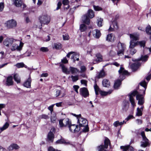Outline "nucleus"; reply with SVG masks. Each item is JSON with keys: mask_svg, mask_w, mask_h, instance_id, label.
<instances>
[{"mask_svg": "<svg viewBox=\"0 0 151 151\" xmlns=\"http://www.w3.org/2000/svg\"><path fill=\"white\" fill-rule=\"evenodd\" d=\"M137 91H134L131 93L129 95V100L132 105L134 107L135 106V103L134 97L136 95V98L137 100H138V104L140 105H142L144 102V100L142 95L137 94Z\"/></svg>", "mask_w": 151, "mask_h": 151, "instance_id": "nucleus-1", "label": "nucleus"}, {"mask_svg": "<svg viewBox=\"0 0 151 151\" xmlns=\"http://www.w3.org/2000/svg\"><path fill=\"white\" fill-rule=\"evenodd\" d=\"M120 74V79L116 81L114 84V87L115 89H117L121 84V81L125 78L124 75H127L128 72L125 70L124 68L121 67L120 69L118 71Z\"/></svg>", "mask_w": 151, "mask_h": 151, "instance_id": "nucleus-2", "label": "nucleus"}, {"mask_svg": "<svg viewBox=\"0 0 151 151\" xmlns=\"http://www.w3.org/2000/svg\"><path fill=\"white\" fill-rule=\"evenodd\" d=\"M24 45V43L21 41H16L12 43L9 47L10 49L12 51L16 50L20 51L22 50Z\"/></svg>", "mask_w": 151, "mask_h": 151, "instance_id": "nucleus-3", "label": "nucleus"}, {"mask_svg": "<svg viewBox=\"0 0 151 151\" xmlns=\"http://www.w3.org/2000/svg\"><path fill=\"white\" fill-rule=\"evenodd\" d=\"M131 40L130 42L129 48H134V47L138 45L137 41H136L139 39L138 36L135 34H130Z\"/></svg>", "mask_w": 151, "mask_h": 151, "instance_id": "nucleus-4", "label": "nucleus"}, {"mask_svg": "<svg viewBox=\"0 0 151 151\" xmlns=\"http://www.w3.org/2000/svg\"><path fill=\"white\" fill-rule=\"evenodd\" d=\"M94 87L96 94L97 95H98L99 93L101 95L105 96L110 94L113 91L112 90H110L107 92L102 91L101 90L96 82L94 86Z\"/></svg>", "mask_w": 151, "mask_h": 151, "instance_id": "nucleus-5", "label": "nucleus"}, {"mask_svg": "<svg viewBox=\"0 0 151 151\" xmlns=\"http://www.w3.org/2000/svg\"><path fill=\"white\" fill-rule=\"evenodd\" d=\"M118 49L117 51V54L121 56L124 54V51L126 48V45L124 43L119 42L117 45Z\"/></svg>", "mask_w": 151, "mask_h": 151, "instance_id": "nucleus-6", "label": "nucleus"}, {"mask_svg": "<svg viewBox=\"0 0 151 151\" xmlns=\"http://www.w3.org/2000/svg\"><path fill=\"white\" fill-rule=\"evenodd\" d=\"M104 145H102L99 146L97 147L98 151H107L104 150L105 149H107L109 145H110V140L107 138H106L104 141Z\"/></svg>", "mask_w": 151, "mask_h": 151, "instance_id": "nucleus-7", "label": "nucleus"}, {"mask_svg": "<svg viewBox=\"0 0 151 151\" xmlns=\"http://www.w3.org/2000/svg\"><path fill=\"white\" fill-rule=\"evenodd\" d=\"M141 134L142 138L143 141L141 142V147H145L148 145H150L149 142V140L146 137L145 132L142 131L141 133Z\"/></svg>", "mask_w": 151, "mask_h": 151, "instance_id": "nucleus-8", "label": "nucleus"}, {"mask_svg": "<svg viewBox=\"0 0 151 151\" xmlns=\"http://www.w3.org/2000/svg\"><path fill=\"white\" fill-rule=\"evenodd\" d=\"M71 124V122L68 118L60 119L59 121V124L60 127H68Z\"/></svg>", "mask_w": 151, "mask_h": 151, "instance_id": "nucleus-9", "label": "nucleus"}, {"mask_svg": "<svg viewBox=\"0 0 151 151\" xmlns=\"http://www.w3.org/2000/svg\"><path fill=\"white\" fill-rule=\"evenodd\" d=\"M71 55H72L71 59H73V62H75L76 60L78 61L79 60V55L78 53L73 52H70L67 54V57L68 58H70Z\"/></svg>", "mask_w": 151, "mask_h": 151, "instance_id": "nucleus-10", "label": "nucleus"}, {"mask_svg": "<svg viewBox=\"0 0 151 151\" xmlns=\"http://www.w3.org/2000/svg\"><path fill=\"white\" fill-rule=\"evenodd\" d=\"M19 41V40H17L13 38H7L4 40L3 44L6 47H10L13 43Z\"/></svg>", "mask_w": 151, "mask_h": 151, "instance_id": "nucleus-11", "label": "nucleus"}, {"mask_svg": "<svg viewBox=\"0 0 151 151\" xmlns=\"http://www.w3.org/2000/svg\"><path fill=\"white\" fill-rule=\"evenodd\" d=\"M40 22L41 24H47L50 22V18L47 15H43L39 18Z\"/></svg>", "mask_w": 151, "mask_h": 151, "instance_id": "nucleus-12", "label": "nucleus"}, {"mask_svg": "<svg viewBox=\"0 0 151 151\" xmlns=\"http://www.w3.org/2000/svg\"><path fill=\"white\" fill-rule=\"evenodd\" d=\"M55 91V96L57 97L60 96L61 97H63L65 95V90L63 88H61L59 89H56Z\"/></svg>", "mask_w": 151, "mask_h": 151, "instance_id": "nucleus-13", "label": "nucleus"}, {"mask_svg": "<svg viewBox=\"0 0 151 151\" xmlns=\"http://www.w3.org/2000/svg\"><path fill=\"white\" fill-rule=\"evenodd\" d=\"M78 122L79 124V127H81L87 126L88 122L87 120L81 116L79 117L78 119Z\"/></svg>", "mask_w": 151, "mask_h": 151, "instance_id": "nucleus-14", "label": "nucleus"}, {"mask_svg": "<svg viewBox=\"0 0 151 151\" xmlns=\"http://www.w3.org/2000/svg\"><path fill=\"white\" fill-rule=\"evenodd\" d=\"M80 94L84 98H86L89 95L87 89L85 87L82 88L80 89Z\"/></svg>", "mask_w": 151, "mask_h": 151, "instance_id": "nucleus-15", "label": "nucleus"}, {"mask_svg": "<svg viewBox=\"0 0 151 151\" xmlns=\"http://www.w3.org/2000/svg\"><path fill=\"white\" fill-rule=\"evenodd\" d=\"M69 130L71 132H76L79 131L80 130V127L75 124H70L68 127Z\"/></svg>", "mask_w": 151, "mask_h": 151, "instance_id": "nucleus-16", "label": "nucleus"}, {"mask_svg": "<svg viewBox=\"0 0 151 151\" xmlns=\"http://www.w3.org/2000/svg\"><path fill=\"white\" fill-rule=\"evenodd\" d=\"M17 24L16 22L14 19L9 20L6 22V26L9 28L14 27H16Z\"/></svg>", "mask_w": 151, "mask_h": 151, "instance_id": "nucleus-17", "label": "nucleus"}, {"mask_svg": "<svg viewBox=\"0 0 151 151\" xmlns=\"http://www.w3.org/2000/svg\"><path fill=\"white\" fill-rule=\"evenodd\" d=\"M141 65V63L138 61L132 64L130 66L132 70L135 71L139 68Z\"/></svg>", "mask_w": 151, "mask_h": 151, "instance_id": "nucleus-18", "label": "nucleus"}, {"mask_svg": "<svg viewBox=\"0 0 151 151\" xmlns=\"http://www.w3.org/2000/svg\"><path fill=\"white\" fill-rule=\"evenodd\" d=\"M90 18L86 14L83 15L82 17V21L83 23L87 25H89L90 23Z\"/></svg>", "mask_w": 151, "mask_h": 151, "instance_id": "nucleus-19", "label": "nucleus"}, {"mask_svg": "<svg viewBox=\"0 0 151 151\" xmlns=\"http://www.w3.org/2000/svg\"><path fill=\"white\" fill-rule=\"evenodd\" d=\"M118 28L117 23L116 21H113L110 24L109 30L110 31H112L115 29H117Z\"/></svg>", "mask_w": 151, "mask_h": 151, "instance_id": "nucleus-20", "label": "nucleus"}, {"mask_svg": "<svg viewBox=\"0 0 151 151\" xmlns=\"http://www.w3.org/2000/svg\"><path fill=\"white\" fill-rule=\"evenodd\" d=\"M69 69L70 73H71L73 74H76L80 72L78 68L72 66H70Z\"/></svg>", "mask_w": 151, "mask_h": 151, "instance_id": "nucleus-21", "label": "nucleus"}, {"mask_svg": "<svg viewBox=\"0 0 151 151\" xmlns=\"http://www.w3.org/2000/svg\"><path fill=\"white\" fill-rule=\"evenodd\" d=\"M6 84V85L8 86H10L13 85V81L12 76H9L7 77Z\"/></svg>", "mask_w": 151, "mask_h": 151, "instance_id": "nucleus-22", "label": "nucleus"}, {"mask_svg": "<svg viewBox=\"0 0 151 151\" xmlns=\"http://www.w3.org/2000/svg\"><path fill=\"white\" fill-rule=\"evenodd\" d=\"M19 148V146L17 144L13 143L9 146L8 149L9 150H17Z\"/></svg>", "mask_w": 151, "mask_h": 151, "instance_id": "nucleus-23", "label": "nucleus"}, {"mask_svg": "<svg viewBox=\"0 0 151 151\" xmlns=\"http://www.w3.org/2000/svg\"><path fill=\"white\" fill-rule=\"evenodd\" d=\"M31 78L30 77H29L24 83V86L27 88H30L31 87Z\"/></svg>", "mask_w": 151, "mask_h": 151, "instance_id": "nucleus-24", "label": "nucleus"}, {"mask_svg": "<svg viewBox=\"0 0 151 151\" xmlns=\"http://www.w3.org/2000/svg\"><path fill=\"white\" fill-rule=\"evenodd\" d=\"M88 28L84 24H82L80 25L79 30L81 32H86Z\"/></svg>", "mask_w": 151, "mask_h": 151, "instance_id": "nucleus-25", "label": "nucleus"}, {"mask_svg": "<svg viewBox=\"0 0 151 151\" xmlns=\"http://www.w3.org/2000/svg\"><path fill=\"white\" fill-rule=\"evenodd\" d=\"M56 143L57 144H64L65 145H67L70 144V142H66L64 139L61 138L60 139H58L56 142Z\"/></svg>", "mask_w": 151, "mask_h": 151, "instance_id": "nucleus-26", "label": "nucleus"}, {"mask_svg": "<svg viewBox=\"0 0 151 151\" xmlns=\"http://www.w3.org/2000/svg\"><path fill=\"white\" fill-rule=\"evenodd\" d=\"M115 39L114 35L112 34H110L107 35L106 40L109 41L113 42L114 41Z\"/></svg>", "mask_w": 151, "mask_h": 151, "instance_id": "nucleus-27", "label": "nucleus"}, {"mask_svg": "<svg viewBox=\"0 0 151 151\" xmlns=\"http://www.w3.org/2000/svg\"><path fill=\"white\" fill-rule=\"evenodd\" d=\"M120 148L122 149L123 150H124L126 149V151H127V150H128V151H134L133 148L131 146H130L129 145H127L124 146H121Z\"/></svg>", "mask_w": 151, "mask_h": 151, "instance_id": "nucleus-28", "label": "nucleus"}, {"mask_svg": "<svg viewBox=\"0 0 151 151\" xmlns=\"http://www.w3.org/2000/svg\"><path fill=\"white\" fill-rule=\"evenodd\" d=\"M54 137V135L53 133L51 131L50 132L48 133L47 135L48 140L51 142H52L53 141Z\"/></svg>", "mask_w": 151, "mask_h": 151, "instance_id": "nucleus-29", "label": "nucleus"}, {"mask_svg": "<svg viewBox=\"0 0 151 151\" xmlns=\"http://www.w3.org/2000/svg\"><path fill=\"white\" fill-rule=\"evenodd\" d=\"M13 4L17 7H20L23 4L22 0H13Z\"/></svg>", "mask_w": 151, "mask_h": 151, "instance_id": "nucleus-30", "label": "nucleus"}, {"mask_svg": "<svg viewBox=\"0 0 151 151\" xmlns=\"http://www.w3.org/2000/svg\"><path fill=\"white\" fill-rule=\"evenodd\" d=\"M60 66L62 68L63 73L67 74H68L70 73L69 70H68V68L63 64H61Z\"/></svg>", "mask_w": 151, "mask_h": 151, "instance_id": "nucleus-31", "label": "nucleus"}, {"mask_svg": "<svg viewBox=\"0 0 151 151\" xmlns=\"http://www.w3.org/2000/svg\"><path fill=\"white\" fill-rule=\"evenodd\" d=\"M93 33V36L96 38H99L101 35L100 31L98 29H96L94 31Z\"/></svg>", "mask_w": 151, "mask_h": 151, "instance_id": "nucleus-32", "label": "nucleus"}, {"mask_svg": "<svg viewBox=\"0 0 151 151\" xmlns=\"http://www.w3.org/2000/svg\"><path fill=\"white\" fill-rule=\"evenodd\" d=\"M124 124H126V122H125V120H124L122 122H120L119 121H117L114 122L113 124L115 127H117L119 126H122Z\"/></svg>", "mask_w": 151, "mask_h": 151, "instance_id": "nucleus-33", "label": "nucleus"}, {"mask_svg": "<svg viewBox=\"0 0 151 151\" xmlns=\"http://www.w3.org/2000/svg\"><path fill=\"white\" fill-rule=\"evenodd\" d=\"M102 83L104 87H109L110 86V83L109 80L106 79H104L102 82Z\"/></svg>", "mask_w": 151, "mask_h": 151, "instance_id": "nucleus-34", "label": "nucleus"}, {"mask_svg": "<svg viewBox=\"0 0 151 151\" xmlns=\"http://www.w3.org/2000/svg\"><path fill=\"white\" fill-rule=\"evenodd\" d=\"M148 57L149 56L147 55H141L140 58L138 59L139 61L142 60L144 62H146L148 60Z\"/></svg>", "mask_w": 151, "mask_h": 151, "instance_id": "nucleus-35", "label": "nucleus"}, {"mask_svg": "<svg viewBox=\"0 0 151 151\" xmlns=\"http://www.w3.org/2000/svg\"><path fill=\"white\" fill-rule=\"evenodd\" d=\"M90 18H93L94 15V12L91 9H89L86 14Z\"/></svg>", "mask_w": 151, "mask_h": 151, "instance_id": "nucleus-36", "label": "nucleus"}, {"mask_svg": "<svg viewBox=\"0 0 151 151\" xmlns=\"http://www.w3.org/2000/svg\"><path fill=\"white\" fill-rule=\"evenodd\" d=\"M13 77L15 81L17 83H19L20 82V78L18 74L17 73H14L13 75Z\"/></svg>", "mask_w": 151, "mask_h": 151, "instance_id": "nucleus-37", "label": "nucleus"}, {"mask_svg": "<svg viewBox=\"0 0 151 151\" xmlns=\"http://www.w3.org/2000/svg\"><path fill=\"white\" fill-rule=\"evenodd\" d=\"M129 104L128 102H125L123 104L122 109L124 111H126L129 107Z\"/></svg>", "mask_w": 151, "mask_h": 151, "instance_id": "nucleus-38", "label": "nucleus"}, {"mask_svg": "<svg viewBox=\"0 0 151 151\" xmlns=\"http://www.w3.org/2000/svg\"><path fill=\"white\" fill-rule=\"evenodd\" d=\"M140 85L144 88V89L143 90V93L144 94H145V91L146 88L147 83L145 81H143L140 83Z\"/></svg>", "mask_w": 151, "mask_h": 151, "instance_id": "nucleus-39", "label": "nucleus"}, {"mask_svg": "<svg viewBox=\"0 0 151 151\" xmlns=\"http://www.w3.org/2000/svg\"><path fill=\"white\" fill-rule=\"evenodd\" d=\"M96 57L97 58L95 59L96 61L99 62L102 60V56L100 53H97L96 55Z\"/></svg>", "mask_w": 151, "mask_h": 151, "instance_id": "nucleus-40", "label": "nucleus"}, {"mask_svg": "<svg viewBox=\"0 0 151 151\" xmlns=\"http://www.w3.org/2000/svg\"><path fill=\"white\" fill-rule=\"evenodd\" d=\"M9 124L8 123L6 122L2 127H0V129L1 131L2 132L7 128L9 127Z\"/></svg>", "mask_w": 151, "mask_h": 151, "instance_id": "nucleus-41", "label": "nucleus"}, {"mask_svg": "<svg viewBox=\"0 0 151 151\" xmlns=\"http://www.w3.org/2000/svg\"><path fill=\"white\" fill-rule=\"evenodd\" d=\"M105 76V73L103 70L101 71L99 73V75L96 76V77L99 79L100 78H102Z\"/></svg>", "mask_w": 151, "mask_h": 151, "instance_id": "nucleus-42", "label": "nucleus"}, {"mask_svg": "<svg viewBox=\"0 0 151 151\" xmlns=\"http://www.w3.org/2000/svg\"><path fill=\"white\" fill-rule=\"evenodd\" d=\"M103 21V19L101 18H99L97 19V25L99 27H101L102 26V22Z\"/></svg>", "mask_w": 151, "mask_h": 151, "instance_id": "nucleus-43", "label": "nucleus"}, {"mask_svg": "<svg viewBox=\"0 0 151 151\" xmlns=\"http://www.w3.org/2000/svg\"><path fill=\"white\" fill-rule=\"evenodd\" d=\"M138 45H139L141 47H144L145 46L146 41L142 40L140 41H137Z\"/></svg>", "mask_w": 151, "mask_h": 151, "instance_id": "nucleus-44", "label": "nucleus"}, {"mask_svg": "<svg viewBox=\"0 0 151 151\" xmlns=\"http://www.w3.org/2000/svg\"><path fill=\"white\" fill-rule=\"evenodd\" d=\"M146 32L147 34H151V27L150 25H148L146 27Z\"/></svg>", "mask_w": 151, "mask_h": 151, "instance_id": "nucleus-45", "label": "nucleus"}, {"mask_svg": "<svg viewBox=\"0 0 151 151\" xmlns=\"http://www.w3.org/2000/svg\"><path fill=\"white\" fill-rule=\"evenodd\" d=\"M71 78L72 81L73 82H75L78 80L79 76L78 75H76L75 76L72 75L71 76Z\"/></svg>", "mask_w": 151, "mask_h": 151, "instance_id": "nucleus-46", "label": "nucleus"}, {"mask_svg": "<svg viewBox=\"0 0 151 151\" xmlns=\"http://www.w3.org/2000/svg\"><path fill=\"white\" fill-rule=\"evenodd\" d=\"M142 111L140 109L139 107L137 108V111L136 113V116H140L142 115Z\"/></svg>", "mask_w": 151, "mask_h": 151, "instance_id": "nucleus-47", "label": "nucleus"}, {"mask_svg": "<svg viewBox=\"0 0 151 151\" xmlns=\"http://www.w3.org/2000/svg\"><path fill=\"white\" fill-rule=\"evenodd\" d=\"M57 118L55 114H52L50 118L51 121L52 122L54 123L55 122Z\"/></svg>", "mask_w": 151, "mask_h": 151, "instance_id": "nucleus-48", "label": "nucleus"}, {"mask_svg": "<svg viewBox=\"0 0 151 151\" xmlns=\"http://www.w3.org/2000/svg\"><path fill=\"white\" fill-rule=\"evenodd\" d=\"M86 69V67L84 65H82L80 67V71L79 72L82 73L85 72Z\"/></svg>", "mask_w": 151, "mask_h": 151, "instance_id": "nucleus-49", "label": "nucleus"}, {"mask_svg": "<svg viewBox=\"0 0 151 151\" xmlns=\"http://www.w3.org/2000/svg\"><path fill=\"white\" fill-rule=\"evenodd\" d=\"M54 47L56 49H60L61 48V44L59 43L55 44Z\"/></svg>", "mask_w": 151, "mask_h": 151, "instance_id": "nucleus-50", "label": "nucleus"}, {"mask_svg": "<svg viewBox=\"0 0 151 151\" xmlns=\"http://www.w3.org/2000/svg\"><path fill=\"white\" fill-rule=\"evenodd\" d=\"M15 65L18 68H22L24 66V64L23 63H17Z\"/></svg>", "mask_w": 151, "mask_h": 151, "instance_id": "nucleus-51", "label": "nucleus"}, {"mask_svg": "<svg viewBox=\"0 0 151 151\" xmlns=\"http://www.w3.org/2000/svg\"><path fill=\"white\" fill-rule=\"evenodd\" d=\"M40 50L43 52H48L49 50L47 47H42L40 48Z\"/></svg>", "mask_w": 151, "mask_h": 151, "instance_id": "nucleus-52", "label": "nucleus"}, {"mask_svg": "<svg viewBox=\"0 0 151 151\" xmlns=\"http://www.w3.org/2000/svg\"><path fill=\"white\" fill-rule=\"evenodd\" d=\"M130 48V54L133 55L136 53L137 51L136 50L134 49V48Z\"/></svg>", "mask_w": 151, "mask_h": 151, "instance_id": "nucleus-53", "label": "nucleus"}, {"mask_svg": "<svg viewBox=\"0 0 151 151\" xmlns=\"http://www.w3.org/2000/svg\"><path fill=\"white\" fill-rule=\"evenodd\" d=\"M40 117L41 119H47L49 118L48 115L45 114H42L40 115Z\"/></svg>", "mask_w": 151, "mask_h": 151, "instance_id": "nucleus-54", "label": "nucleus"}, {"mask_svg": "<svg viewBox=\"0 0 151 151\" xmlns=\"http://www.w3.org/2000/svg\"><path fill=\"white\" fill-rule=\"evenodd\" d=\"M63 38L64 40H67L69 39V37L68 34H65L63 35Z\"/></svg>", "mask_w": 151, "mask_h": 151, "instance_id": "nucleus-55", "label": "nucleus"}, {"mask_svg": "<svg viewBox=\"0 0 151 151\" xmlns=\"http://www.w3.org/2000/svg\"><path fill=\"white\" fill-rule=\"evenodd\" d=\"M84 127L83 129V131L84 132H86L88 131L89 128L88 127V125L83 127Z\"/></svg>", "mask_w": 151, "mask_h": 151, "instance_id": "nucleus-56", "label": "nucleus"}, {"mask_svg": "<svg viewBox=\"0 0 151 151\" xmlns=\"http://www.w3.org/2000/svg\"><path fill=\"white\" fill-rule=\"evenodd\" d=\"M93 8L96 11H100L102 10V8L99 6H96L94 5Z\"/></svg>", "mask_w": 151, "mask_h": 151, "instance_id": "nucleus-57", "label": "nucleus"}, {"mask_svg": "<svg viewBox=\"0 0 151 151\" xmlns=\"http://www.w3.org/2000/svg\"><path fill=\"white\" fill-rule=\"evenodd\" d=\"M55 104H52L49 106L48 108V109L50 111V112L51 114H52V112L53 111V107Z\"/></svg>", "mask_w": 151, "mask_h": 151, "instance_id": "nucleus-58", "label": "nucleus"}, {"mask_svg": "<svg viewBox=\"0 0 151 151\" xmlns=\"http://www.w3.org/2000/svg\"><path fill=\"white\" fill-rule=\"evenodd\" d=\"M4 7V4L3 2L0 3V11H2Z\"/></svg>", "mask_w": 151, "mask_h": 151, "instance_id": "nucleus-59", "label": "nucleus"}, {"mask_svg": "<svg viewBox=\"0 0 151 151\" xmlns=\"http://www.w3.org/2000/svg\"><path fill=\"white\" fill-rule=\"evenodd\" d=\"M73 88L75 89V91L77 93H78V89L79 88V87L77 85H74L73 86Z\"/></svg>", "mask_w": 151, "mask_h": 151, "instance_id": "nucleus-60", "label": "nucleus"}, {"mask_svg": "<svg viewBox=\"0 0 151 151\" xmlns=\"http://www.w3.org/2000/svg\"><path fill=\"white\" fill-rule=\"evenodd\" d=\"M69 3V1L68 0H63V4L64 5H68Z\"/></svg>", "mask_w": 151, "mask_h": 151, "instance_id": "nucleus-61", "label": "nucleus"}, {"mask_svg": "<svg viewBox=\"0 0 151 151\" xmlns=\"http://www.w3.org/2000/svg\"><path fill=\"white\" fill-rule=\"evenodd\" d=\"M81 82L82 84H84L85 86H87V81L84 80H81Z\"/></svg>", "mask_w": 151, "mask_h": 151, "instance_id": "nucleus-62", "label": "nucleus"}, {"mask_svg": "<svg viewBox=\"0 0 151 151\" xmlns=\"http://www.w3.org/2000/svg\"><path fill=\"white\" fill-rule=\"evenodd\" d=\"M133 117V116L132 115H129L127 118H126L124 120L126 122L130 119Z\"/></svg>", "mask_w": 151, "mask_h": 151, "instance_id": "nucleus-63", "label": "nucleus"}, {"mask_svg": "<svg viewBox=\"0 0 151 151\" xmlns=\"http://www.w3.org/2000/svg\"><path fill=\"white\" fill-rule=\"evenodd\" d=\"M4 52L2 51L0 52V60H1L4 58Z\"/></svg>", "mask_w": 151, "mask_h": 151, "instance_id": "nucleus-64", "label": "nucleus"}]
</instances>
